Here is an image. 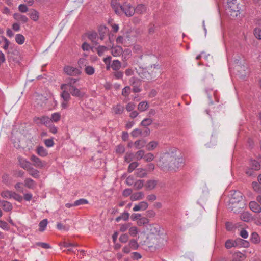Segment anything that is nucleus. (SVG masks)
<instances>
[{"instance_id":"nucleus-24","label":"nucleus","mask_w":261,"mask_h":261,"mask_svg":"<svg viewBox=\"0 0 261 261\" xmlns=\"http://www.w3.org/2000/svg\"><path fill=\"white\" fill-rule=\"evenodd\" d=\"M236 245H240L244 248H248L249 246V243L247 241L244 240L241 238H237L235 240Z\"/></svg>"},{"instance_id":"nucleus-63","label":"nucleus","mask_w":261,"mask_h":261,"mask_svg":"<svg viewBox=\"0 0 261 261\" xmlns=\"http://www.w3.org/2000/svg\"><path fill=\"white\" fill-rule=\"evenodd\" d=\"M15 189L19 192L23 193L24 192V188L22 186V184L21 182H17L15 185Z\"/></svg>"},{"instance_id":"nucleus-43","label":"nucleus","mask_w":261,"mask_h":261,"mask_svg":"<svg viewBox=\"0 0 261 261\" xmlns=\"http://www.w3.org/2000/svg\"><path fill=\"white\" fill-rule=\"evenodd\" d=\"M13 191L9 190L4 191L1 193V196L4 198H12Z\"/></svg>"},{"instance_id":"nucleus-51","label":"nucleus","mask_w":261,"mask_h":261,"mask_svg":"<svg viewBox=\"0 0 261 261\" xmlns=\"http://www.w3.org/2000/svg\"><path fill=\"white\" fill-rule=\"evenodd\" d=\"M253 34L256 38L261 40V29L258 27L255 28L253 30Z\"/></svg>"},{"instance_id":"nucleus-42","label":"nucleus","mask_w":261,"mask_h":261,"mask_svg":"<svg viewBox=\"0 0 261 261\" xmlns=\"http://www.w3.org/2000/svg\"><path fill=\"white\" fill-rule=\"evenodd\" d=\"M158 145V142L156 141H151L147 145L146 148L148 150H152Z\"/></svg>"},{"instance_id":"nucleus-50","label":"nucleus","mask_w":261,"mask_h":261,"mask_svg":"<svg viewBox=\"0 0 261 261\" xmlns=\"http://www.w3.org/2000/svg\"><path fill=\"white\" fill-rule=\"evenodd\" d=\"M251 166L254 170L257 171L260 169V164L259 162L256 160L251 161Z\"/></svg>"},{"instance_id":"nucleus-16","label":"nucleus","mask_w":261,"mask_h":261,"mask_svg":"<svg viewBox=\"0 0 261 261\" xmlns=\"http://www.w3.org/2000/svg\"><path fill=\"white\" fill-rule=\"evenodd\" d=\"M13 18L18 22H22L23 23H25L28 21V18L26 16L18 13H14L13 14Z\"/></svg>"},{"instance_id":"nucleus-8","label":"nucleus","mask_w":261,"mask_h":261,"mask_svg":"<svg viewBox=\"0 0 261 261\" xmlns=\"http://www.w3.org/2000/svg\"><path fill=\"white\" fill-rule=\"evenodd\" d=\"M129 81L133 86V91L134 93L140 92L141 91V89L139 88L141 86L140 80L135 77H132Z\"/></svg>"},{"instance_id":"nucleus-17","label":"nucleus","mask_w":261,"mask_h":261,"mask_svg":"<svg viewBox=\"0 0 261 261\" xmlns=\"http://www.w3.org/2000/svg\"><path fill=\"white\" fill-rule=\"evenodd\" d=\"M29 174L35 178H39L40 177L39 171L34 168L32 165L27 170Z\"/></svg>"},{"instance_id":"nucleus-41","label":"nucleus","mask_w":261,"mask_h":261,"mask_svg":"<svg viewBox=\"0 0 261 261\" xmlns=\"http://www.w3.org/2000/svg\"><path fill=\"white\" fill-rule=\"evenodd\" d=\"M252 187L255 192L258 194H261V186L258 182L253 181L252 182Z\"/></svg>"},{"instance_id":"nucleus-31","label":"nucleus","mask_w":261,"mask_h":261,"mask_svg":"<svg viewBox=\"0 0 261 261\" xmlns=\"http://www.w3.org/2000/svg\"><path fill=\"white\" fill-rule=\"evenodd\" d=\"M232 200L236 201L237 202H240L242 200V194L238 191H234L233 194L232 195L231 201Z\"/></svg>"},{"instance_id":"nucleus-44","label":"nucleus","mask_w":261,"mask_h":261,"mask_svg":"<svg viewBox=\"0 0 261 261\" xmlns=\"http://www.w3.org/2000/svg\"><path fill=\"white\" fill-rule=\"evenodd\" d=\"M60 118L61 115L60 113L58 112L52 114L50 118L51 122H57L60 120Z\"/></svg>"},{"instance_id":"nucleus-39","label":"nucleus","mask_w":261,"mask_h":261,"mask_svg":"<svg viewBox=\"0 0 261 261\" xmlns=\"http://www.w3.org/2000/svg\"><path fill=\"white\" fill-rule=\"evenodd\" d=\"M144 184L143 180H138L134 184V189L135 190H139L142 188Z\"/></svg>"},{"instance_id":"nucleus-15","label":"nucleus","mask_w":261,"mask_h":261,"mask_svg":"<svg viewBox=\"0 0 261 261\" xmlns=\"http://www.w3.org/2000/svg\"><path fill=\"white\" fill-rule=\"evenodd\" d=\"M231 203V205L229 208L231 211H233L234 213H239L241 212L242 207L239 202H237L236 201L232 200Z\"/></svg>"},{"instance_id":"nucleus-34","label":"nucleus","mask_w":261,"mask_h":261,"mask_svg":"<svg viewBox=\"0 0 261 261\" xmlns=\"http://www.w3.org/2000/svg\"><path fill=\"white\" fill-rule=\"evenodd\" d=\"M135 174L137 177L139 178H143L147 175L146 170L143 168H138L136 171Z\"/></svg>"},{"instance_id":"nucleus-40","label":"nucleus","mask_w":261,"mask_h":261,"mask_svg":"<svg viewBox=\"0 0 261 261\" xmlns=\"http://www.w3.org/2000/svg\"><path fill=\"white\" fill-rule=\"evenodd\" d=\"M98 37L97 33L96 32H90L88 33V38L92 42L96 43V39Z\"/></svg>"},{"instance_id":"nucleus-4","label":"nucleus","mask_w":261,"mask_h":261,"mask_svg":"<svg viewBox=\"0 0 261 261\" xmlns=\"http://www.w3.org/2000/svg\"><path fill=\"white\" fill-rule=\"evenodd\" d=\"M160 70V66L158 64H154L148 68L147 71H144L141 76L142 78L145 79L147 81L153 80L156 77L158 71Z\"/></svg>"},{"instance_id":"nucleus-33","label":"nucleus","mask_w":261,"mask_h":261,"mask_svg":"<svg viewBox=\"0 0 261 261\" xmlns=\"http://www.w3.org/2000/svg\"><path fill=\"white\" fill-rule=\"evenodd\" d=\"M111 67L113 70H119L121 67V63L118 60H115L113 61L111 65Z\"/></svg>"},{"instance_id":"nucleus-59","label":"nucleus","mask_w":261,"mask_h":261,"mask_svg":"<svg viewBox=\"0 0 261 261\" xmlns=\"http://www.w3.org/2000/svg\"><path fill=\"white\" fill-rule=\"evenodd\" d=\"M12 198L14 199L15 200H16V201H17L18 202L22 201V200L23 199V197H22V196H21L20 195L16 193L15 192H13L12 196Z\"/></svg>"},{"instance_id":"nucleus-56","label":"nucleus","mask_w":261,"mask_h":261,"mask_svg":"<svg viewBox=\"0 0 261 261\" xmlns=\"http://www.w3.org/2000/svg\"><path fill=\"white\" fill-rule=\"evenodd\" d=\"M129 246L134 250H136L139 246L137 242L135 239H132L130 241Z\"/></svg>"},{"instance_id":"nucleus-20","label":"nucleus","mask_w":261,"mask_h":261,"mask_svg":"<svg viewBox=\"0 0 261 261\" xmlns=\"http://www.w3.org/2000/svg\"><path fill=\"white\" fill-rule=\"evenodd\" d=\"M77 244L75 243H68L66 242V253L68 252L75 253L76 251Z\"/></svg>"},{"instance_id":"nucleus-23","label":"nucleus","mask_w":261,"mask_h":261,"mask_svg":"<svg viewBox=\"0 0 261 261\" xmlns=\"http://www.w3.org/2000/svg\"><path fill=\"white\" fill-rule=\"evenodd\" d=\"M158 182V180H149L145 184V187L147 190H151L155 188Z\"/></svg>"},{"instance_id":"nucleus-9","label":"nucleus","mask_w":261,"mask_h":261,"mask_svg":"<svg viewBox=\"0 0 261 261\" xmlns=\"http://www.w3.org/2000/svg\"><path fill=\"white\" fill-rule=\"evenodd\" d=\"M34 121L37 124H42L46 126H48L51 123V119L48 116H42L41 117H36L34 119Z\"/></svg>"},{"instance_id":"nucleus-64","label":"nucleus","mask_w":261,"mask_h":261,"mask_svg":"<svg viewBox=\"0 0 261 261\" xmlns=\"http://www.w3.org/2000/svg\"><path fill=\"white\" fill-rule=\"evenodd\" d=\"M138 163L136 162L130 163L128 166V172H132L138 166Z\"/></svg>"},{"instance_id":"nucleus-62","label":"nucleus","mask_w":261,"mask_h":261,"mask_svg":"<svg viewBox=\"0 0 261 261\" xmlns=\"http://www.w3.org/2000/svg\"><path fill=\"white\" fill-rule=\"evenodd\" d=\"M141 134L142 130L139 128L134 129L131 133V135L133 137H137L139 136H141Z\"/></svg>"},{"instance_id":"nucleus-13","label":"nucleus","mask_w":261,"mask_h":261,"mask_svg":"<svg viewBox=\"0 0 261 261\" xmlns=\"http://www.w3.org/2000/svg\"><path fill=\"white\" fill-rule=\"evenodd\" d=\"M69 91L72 95L82 98L84 95V93L81 92L79 89L74 86H71L69 88Z\"/></svg>"},{"instance_id":"nucleus-29","label":"nucleus","mask_w":261,"mask_h":261,"mask_svg":"<svg viewBox=\"0 0 261 261\" xmlns=\"http://www.w3.org/2000/svg\"><path fill=\"white\" fill-rule=\"evenodd\" d=\"M108 29L105 26H99L98 28V33L100 36V39L101 40L104 39L106 34L108 33Z\"/></svg>"},{"instance_id":"nucleus-2","label":"nucleus","mask_w":261,"mask_h":261,"mask_svg":"<svg viewBox=\"0 0 261 261\" xmlns=\"http://www.w3.org/2000/svg\"><path fill=\"white\" fill-rule=\"evenodd\" d=\"M163 237L164 234L148 236L146 242L148 247L155 249L163 246L166 242V239Z\"/></svg>"},{"instance_id":"nucleus-19","label":"nucleus","mask_w":261,"mask_h":261,"mask_svg":"<svg viewBox=\"0 0 261 261\" xmlns=\"http://www.w3.org/2000/svg\"><path fill=\"white\" fill-rule=\"evenodd\" d=\"M24 186L30 189H34L36 187V183L31 178H26L24 180Z\"/></svg>"},{"instance_id":"nucleus-26","label":"nucleus","mask_w":261,"mask_h":261,"mask_svg":"<svg viewBox=\"0 0 261 261\" xmlns=\"http://www.w3.org/2000/svg\"><path fill=\"white\" fill-rule=\"evenodd\" d=\"M0 206H2L5 211H10L12 210L13 206L12 204L7 201H0Z\"/></svg>"},{"instance_id":"nucleus-1","label":"nucleus","mask_w":261,"mask_h":261,"mask_svg":"<svg viewBox=\"0 0 261 261\" xmlns=\"http://www.w3.org/2000/svg\"><path fill=\"white\" fill-rule=\"evenodd\" d=\"M184 159L180 151L174 149L160 156L158 165L165 172H176L182 166Z\"/></svg>"},{"instance_id":"nucleus-6","label":"nucleus","mask_w":261,"mask_h":261,"mask_svg":"<svg viewBox=\"0 0 261 261\" xmlns=\"http://www.w3.org/2000/svg\"><path fill=\"white\" fill-rule=\"evenodd\" d=\"M122 13H124L126 16L131 17L135 13V8L126 2L122 5Z\"/></svg>"},{"instance_id":"nucleus-11","label":"nucleus","mask_w":261,"mask_h":261,"mask_svg":"<svg viewBox=\"0 0 261 261\" xmlns=\"http://www.w3.org/2000/svg\"><path fill=\"white\" fill-rule=\"evenodd\" d=\"M111 6L116 14L118 15L122 14V5H120L117 0H112Z\"/></svg>"},{"instance_id":"nucleus-37","label":"nucleus","mask_w":261,"mask_h":261,"mask_svg":"<svg viewBox=\"0 0 261 261\" xmlns=\"http://www.w3.org/2000/svg\"><path fill=\"white\" fill-rule=\"evenodd\" d=\"M15 41L19 44H23L25 42V37L21 34H17L15 36Z\"/></svg>"},{"instance_id":"nucleus-35","label":"nucleus","mask_w":261,"mask_h":261,"mask_svg":"<svg viewBox=\"0 0 261 261\" xmlns=\"http://www.w3.org/2000/svg\"><path fill=\"white\" fill-rule=\"evenodd\" d=\"M146 143V142L143 140H138L134 142V146L136 149H140L144 147Z\"/></svg>"},{"instance_id":"nucleus-21","label":"nucleus","mask_w":261,"mask_h":261,"mask_svg":"<svg viewBox=\"0 0 261 261\" xmlns=\"http://www.w3.org/2000/svg\"><path fill=\"white\" fill-rule=\"evenodd\" d=\"M36 151L37 154L41 157H45L48 155L47 150L41 146H38Z\"/></svg>"},{"instance_id":"nucleus-55","label":"nucleus","mask_w":261,"mask_h":261,"mask_svg":"<svg viewBox=\"0 0 261 261\" xmlns=\"http://www.w3.org/2000/svg\"><path fill=\"white\" fill-rule=\"evenodd\" d=\"M251 241L254 244L258 243L259 242L258 235L255 232H253L251 234Z\"/></svg>"},{"instance_id":"nucleus-61","label":"nucleus","mask_w":261,"mask_h":261,"mask_svg":"<svg viewBox=\"0 0 261 261\" xmlns=\"http://www.w3.org/2000/svg\"><path fill=\"white\" fill-rule=\"evenodd\" d=\"M144 156V151L142 150H140L138 151L136 154L135 155V157L137 160H140Z\"/></svg>"},{"instance_id":"nucleus-58","label":"nucleus","mask_w":261,"mask_h":261,"mask_svg":"<svg viewBox=\"0 0 261 261\" xmlns=\"http://www.w3.org/2000/svg\"><path fill=\"white\" fill-rule=\"evenodd\" d=\"M235 246H236L235 241H233L231 240H228L225 243V247L227 249H230Z\"/></svg>"},{"instance_id":"nucleus-27","label":"nucleus","mask_w":261,"mask_h":261,"mask_svg":"<svg viewBox=\"0 0 261 261\" xmlns=\"http://www.w3.org/2000/svg\"><path fill=\"white\" fill-rule=\"evenodd\" d=\"M144 193L142 192L134 193L130 196L132 201H136L142 199L144 197Z\"/></svg>"},{"instance_id":"nucleus-10","label":"nucleus","mask_w":261,"mask_h":261,"mask_svg":"<svg viewBox=\"0 0 261 261\" xmlns=\"http://www.w3.org/2000/svg\"><path fill=\"white\" fill-rule=\"evenodd\" d=\"M81 73L80 69L76 67L66 66V74L71 76L79 75Z\"/></svg>"},{"instance_id":"nucleus-48","label":"nucleus","mask_w":261,"mask_h":261,"mask_svg":"<svg viewBox=\"0 0 261 261\" xmlns=\"http://www.w3.org/2000/svg\"><path fill=\"white\" fill-rule=\"evenodd\" d=\"M78 80L79 79L72 77L66 78V86L68 85L69 86V87L71 86H73V85L75 84Z\"/></svg>"},{"instance_id":"nucleus-32","label":"nucleus","mask_w":261,"mask_h":261,"mask_svg":"<svg viewBox=\"0 0 261 261\" xmlns=\"http://www.w3.org/2000/svg\"><path fill=\"white\" fill-rule=\"evenodd\" d=\"M146 11V7L143 4L138 5L135 9V12L138 14H143Z\"/></svg>"},{"instance_id":"nucleus-18","label":"nucleus","mask_w":261,"mask_h":261,"mask_svg":"<svg viewBox=\"0 0 261 261\" xmlns=\"http://www.w3.org/2000/svg\"><path fill=\"white\" fill-rule=\"evenodd\" d=\"M148 204L145 201H141L138 204H136L133 208L134 211H144L148 208Z\"/></svg>"},{"instance_id":"nucleus-14","label":"nucleus","mask_w":261,"mask_h":261,"mask_svg":"<svg viewBox=\"0 0 261 261\" xmlns=\"http://www.w3.org/2000/svg\"><path fill=\"white\" fill-rule=\"evenodd\" d=\"M249 207L250 209L254 213H259L261 212V207L256 201H250L249 203Z\"/></svg>"},{"instance_id":"nucleus-60","label":"nucleus","mask_w":261,"mask_h":261,"mask_svg":"<svg viewBox=\"0 0 261 261\" xmlns=\"http://www.w3.org/2000/svg\"><path fill=\"white\" fill-rule=\"evenodd\" d=\"M130 92V87L129 86H126L122 89V95L126 97L129 95Z\"/></svg>"},{"instance_id":"nucleus-12","label":"nucleus","mask_w":261,"mask_h":261,"mask_svg":"<svg viewBox=\"0 0 261 261\" xmlns=\"http://www.w3.org/2000/svg\"><path fill=\"white\" fill-rule=\"evenodd\" d=\"M18 159L20 166L25 170L32 165L31 163L24 158L19 157Z\"/></svg>"},{"instance_id":"nucleus-28","label":"nucleus","mask_w":261,"mask_h":261,"mask_svg":"<svg viewBox=\"0 0 261 261\" xmlns=\"http://www.w3.org/2000/svg\"><path fill=\"white\" fill-rule=\"evenodd\" d=\"M29 15L30 18L34 21H37L39 19V12L35 9H31L29 13Z\"/></svg>"},{"instance_id":"nucleus-30","label":"nucleus","mask_w":261,"mask_h":261,"mask_svg":"<svg viewBox=\"0 0 261 261\" xmlns=\"http://www.w3.org/2000/svg\"><path fill=\"white\" fill-rule=\"evenodd\" d=\"M122 48L120 46H116L112 48L111 53L113 56H119L122 53Z\"/></svg>"},{"instance_id":"nucleus-54","label":"nucleus","mask_w":261,"mask_h":261,"mask_svg":"<svg viewBox=\"0 0 261 261\" xmlns=\"http://www.w3.org/2000/svg\"><path fill=\"white\" fill-rule=\"evenodd\" d=\"M138 232V230L137 227L132 226L130 227L129 228V233L131 236L135 237L136 236Z\"/></svg>"},{"instance_id":"nucleus-53","label":"nucleus","mask_w":261,"mask_h":261,"mask_svg":"<svg viewBox=\"0 0 261 261\" xmlns=\"http://www.w3.org/2000/svg\"><path fill=\"white\" fill-rule=\"evenodd\" d=\"M88 203V201L85 199L82 198L74 202L73 205L75 206H79L80 205H84Z\"/></svg>"},{"instance_id":"nucleus-57","label":"nucleus","mask_w":261,"mask_h":261,"mask_svg":"<svg viewBox=\"0 0 261 261\" xmlns=\"http://www.w3.org/2000/svg\"><path fill=\"white\" fill-rule=\"evenodd\" d=\"M97 54L99 56H101L103 53L108 50V48L106 46H101L99 45L97 48Z\"/></svg>"},{"instance_id":"nucleus-52","label":"nucleus","mask_w":261,"mask_h":261,"mask_svg":"<svg viewBox=\"0 0 261 261\" xmlns=\"http://www.w3.org/2000/svg\"><path fill=\"white\" fill-rule=\"evenodd\" d=\"M152 123V120L151 118H145L141 122V125L146 127Z\"/></svg>"},{"instance_id":"nucleus-3","label":"nucleus","mask_w":261,"mask_h":261,"mask_svg":"<svg viewBox=\"0 0 261 261\" xmlns=\"http://www.w3.org/2000/svg\"><path fill=\"white\" fill-rule=\"evenodd\" d=\"M227 13L232 17H237L240 14L241 7L237 0H228Z\"/></svg>"},{"instance_id":"nucleus-7","label":"nucleus","mask_w":261,"mask_h":261,"mask_svg":"<svg viewBox=\"0 0 261 261\" xmlns=\"http://www.w3.org/2000/svg\"><path fill=\"white\" fill-rule=\"evenodd\" d=\"M162 228L158 224H153L150 225L149 233L148 236H157L163 234Z\"/></svg>"},{"instance_id":"nucleus-38","label":"nucleus","mask_w":261,"mask_h":261,"mask_svg":"<svg viewBox=\"0 0 261 261\" xmlns=\"http://www.w3.org/2000/svg\"><path fill=\"white\" fill-rule=\"evenodd\" d=\"M148 107L149 105L146 101H142L138 105V109L141 112L145 111Z\"/></svg>"},{"instance_id":"nucleus-46","label":"nucleus","mask_w":261,"mask_h":261,"mask_svg":"<svg viewBox=\"0 0 261 261\" xmlns=\"http://www.w3.org/2000/svg\"><path fill=\"white\" fill-rule=\"evenodd\" d=\"M245 257V255L241 252H237L234 254L232 261H242V258Z\"/></svg>"},{"instance_id":"nucleus-47","label":"nucleus","mask_w":261,"mask_h":261,"mask_svg":"<svg viewBox=\"0 0 261 261\" xmlns=\"http://www.w3.org/2000/svg\"><path fill=\"white\" fill-rule=\"evenodd\" d=\"M135 158V155L132 152H127L125 154L124 160L127 163H130Z\"/></svg>"},{"instance_id":"nucleus-5","label":"nucleus","mask_w":261,"mask_h":261,"mask_svg":"<svg viewBox=\"0 0 261 261\" xmlns=\"http://www.w3.org/2000/svg\"><path fill=\"white\" fill-rule=\"evenodd\" d=\"M30 160L32 162L33 166L36 168L42 169L46 165V162L42 161L35 155H32L30 157Z\"/></svg>"},{"instance_id":"nucleus-45","label":"nucleus","mask_w":261,"mask_h":261,"mask_svg":"<svg viewBox=\"0 0 261 261\" xmlns=\"http://www.w3.org/2000/svg\"><path fill=\"white\" fill-rule=\"evenodd\" d=\"M85 73L88 75H92L95 72L94 68L91 66H86L85 68Z\"/></svg>"},{"instance_id":"nucleus-22","label":"nucleus","mask_w":261,"mask_h":261,"mask_svg":"<svg viewBox=\"0 0 261 261\" xmlns=\"http://www.w3.org/2000/svg\"><path fill=\"white\" fill-rule=\"evenodd\" d=\"M240 219L242 221L248 222L252 220L251 215L248 212H244L240 215Z\"/></svg>"},{"instance_id":"nucleus-25","label":"nucleus","mask_w":261,"mask_h":261,"mask_svg":"<svg viewBox=\"0 0 261 261\" xmlns=\"http://www.w3.org/2000/svg\"><path fill=\"white\" fill-rule=\"evenodd\" d=\"M112 110L115 114L120 115L123 113L124 108L121 105L117 104L113 107Z\"/></svg>"},{"instance_id":"nucleus-36","label":"nucleus","mask_w":261,"mask_h":261,"mask_svg":"<svg viewBox=\"0 0 261 261\" xmlns=\"http://www.w3.org/2000/svg\"><path fill=\"white\" fill-rule=\"evenodd\" d=\"M48 224V221L47 219H44L41 221L39 224V230L41 232H43L45 230V228Z\"/></svg>"},{"instance_id":"nucleus-49","label":"nucleus","mask_w":261,"mask_h":261,"mask_svg":"<svg viewBox=\"0 0 261 261\" xmlns=\"http://www.w3.org/2000/svg\"><path fill=\"white\" fill-rule=\"evenodd\" d=\"M148 223H149V220L146 217L140 218L137 221V224L139 226L144 225L145 224H148Z\"/></svg>"}]
</instances>
